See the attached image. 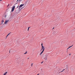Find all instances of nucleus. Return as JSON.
Returning <instances> with one entry per match:
<instances>
[{"mask_svg":"<svg viewBox=\"0 0 75 75\" xmlns=\"http://www.w3.org/2000/svg\"><path fill=\"white\" fill-rule=\"evenodd\" d=\"M48 57V55L47 54H46L44 56V59H45V60H47V57Z\"/></svg>","mask_w":75,"mask_h":75,"instance_id":"obj_1","label":"nucleus"},{"mask_svg":"<svg viewBox=\"0 0 75 75\" xmlns=\"http://www.w3.org/2000/svg\"><path fill=\"white\" fill-rule=\"evenodd\" d=\"M24 4H21V5L19 7V10H21V8H21V7H23V6H24Z\"/></svg>","mask_w":75,"mask_h":75,"instance_id":"obj_2","label":"nucleus"},{"mask_svg":"<svg viewBox=\"0 0 75 75\" xmlns=\"http://www.w3.org/2000/svg\"><path fill=\"white\" fill-rule=\"evenodd\" d=\"M2 19H3L2 21H1V24H3V22H4V19H5V17L4 16H3L2 17Z\"/></svg>","mask_w":75,"mask_h":75,"instance_id":"obj_3","label":"nucleus"},{"mask_svg":"<svg viewBox=\"0 0 75 75\" xmlns=\"http://www.w3.org/2000/svg\"><path fill=\"white\" fill-rule=\"evenodd\" d=\"M15 9V6H14L12 8L11 12H13Z\"/></svg>","mask_w":75,"mask_h":75,"instance_id":"obj_4","label":"nucleus"},{"mask_svg":"<svg viewBox=\"0 0 75 75\" xmlns=\"http://www.w3.org/2000/svg\"><path fill=\"white\" fill-rule=\"evenodd\" d=\"M42 51H44V50H45V48L44 47V46H42V49H41L40 51H42Z\"/></svg>","mask_w":75,"mask_h":75,"instance_id":"obj_5","label":"nucleus"},{"mask_svg":"<svg viewBox=\"0 0 75 75\" xmlns=\"http://www.w3.org/2000/svg\"><path fill=\"white\" fill-rule=\"evenodd\" d=\"M8 21H9V20H8L7 21H5V23H4V24H7V23H8Z\"/></svg>","mask_w":75,"mask_h":75,"instance_id":"obj_6","label":"nucleus"},{"mask_svg":"<svg viewBox=\"0 0 75 75\" xmlns=\"http://www.w3.org/2000/svg\"><path fill=\"white\" fill-rule=\"evenodd\" d=\"M44 51V50H42V51L41 52V53H40V55H41V54L43 53V52Z\"/></svg>","mask_w":75,"mask_h":75,"instance_id":"obj_7","label":"nucleus"},{"mask_svg":"<svg viewBox=\"0 0 75 75\" xmlns=\"http://www.w3.org/2000/svg\"><path fill=\"white\" fill-rule=\"evenodd\" d=\"M73 46V45H72V46H69V48H68L67 50H68V49H69V48H71V47H72Z\"/></svg>","mask_w":75,"mask_h":75,"instance_id":"obj_8","label":"nucleus"},{"mask_svg":"<svg viewBox=\"0 0 75 75\" xmlns=\"http://www.w3.org/2000/svg\"><path fill=\"white\" fill-rule=\"evenodd\" d=\"M7 74V72H6L3 75H6V74Z\"/></svg>","mask_w":75,"mask_h":75,"instance_id":"obj_9","label":"nucleus"},{"mask_svg":"<svg viewBox=\"0 0 75 75\" xmlns=\"http://www.w3.org/2000/svg\"><path fill=\"white\" fill-rule=\"evenodd\" d=\"M10 33H8V35H7L6 36V37H7V36L9 35H10Z\"/></svg>","mask_w":75,"mask_h":75,"instance_id":"obj_10","label":"nucleus"},{"mask_svg":"<svg viewBox=\"0 0 75 75\" xmlns=\"http://www.w3.org/2000/svg\"><path fill=\"white\" fill-rule=\"evenodd\" d=\"M30 28V27H28V31H29V28Z\"/></svg>","mask_w":75,"mask_h":75,"instance_id":"obj_11","label":"nucleus"},{"mask_svg":"<svg viewBox=\"0 0 75 75\" xmlns=\"http://www.w3.org/2000/svg\"><path fill=\"white\" fill-rule=\"evenodd\" d=\"M64 70H65V69H64L62 71H60L59 72V73H60V72H63V71H64Z\"/></svg>","mask_w":75,"mask_h":75,"instance_id":"obj_12","label":"nucleus"},{"mask_svg":"<svg viewBox=\"0 0 75 75\" xmlns=\"http://www.w3.org/2000/svg\"><path fill=\"white\" fill-rule=\"evenodd\" d=\"M27 53V52H26L25 53H24V54H26Z\"/></svg>","mask_w":75,"mask_h":75,"instance_id":"obj_13","label":"nucleus"},{"mask_svg":"<svg viewBox=\"0 0 75 75\" xmlns=\"http://www.w3.org/2000/svg\"><path fill=\"white\" fill-rule=\"evenodd\" d=\"M41 45L42 47V46H43V45H43V44L42 43Z\"/></svg>","mask_w":75,"mask_h":75,"instance_id":"obj_14","label":"nucleus"},{"mask_svg":"<svg viewBox=\"0 0 75 75\" xmlns=\"http://www.w3.org/2000/svg\"><path fill=\"white\" fill-rule=\"evenodd\" d=\"M33 63L31 64V67H33Z\"/></svg>","mask_w":75,"mask_h":75,"instance_id":"obj_15","label":"nucleus"},{"mask_svg":"<svg viewBox=\"0 0 75 75\" xmlns=\"http://www.w3.org/2000/svg\"><path fill=\"white\" fill-rule=\"evenodd\" d=\"M44 62V61H42L41 62V64H42Z\"/></svg>","mask_w":75,"mask_h":75,"instance_id":"obj_16","label":"nucleus"},{"mask_svg":"<svg viewBox=\"0 0 75 75\" xmlns=\"http://www.w3.org/2000/svg\"><path fill=\"white\" fill-rule=\"evenodd\" d=\"M22 1V0H19V1Z\"/></svg>","mask_w":75,"mask_h":75,"instance_id":"obj_17","label":"nucleus"},{"mask_svg":"<svg viewBox=\"0 0 75 75\" xmlns=\"http://www.w3.org/2000/svg\"><path fill=\"white\" fill-rule=\"evenodd\" d=\"M18 7H19V6H17V8H18Z\"/></svg>","mask_w":75,"mask_h":75,"instance_id":"obj_18","label":"nucleus"},{"mask_svg":"<svg viewBox=\"0 0 75 75\" xmlns=\"http://www.w3.org/2000/svg\"><path fill=\"white\" fill-rule=\"evenodd\" d=\"M6 16H7V15H6L5 16V18H6Z\"/></svg>","mask_w":75,"mask_h":75,"instance_id":"obj_19","label":"nucleus"},{"mask_svg":"<svg viewBox=\"0 0 75 75\" xmlns=\"http://www.w3.org/2000/svg\"><path fill=\"white\" fill-rule=\"evenodd\" d=\"M9 5H10V4H8V6H7V7H8V6H9Z\"/></svg>","mask_w":75,"mask_h":75,"instance_id":"obj_20","label":"nucleus"},{"mask_svg":"<svg viewBox=\"0 0 75 75\" xmlns=\"http://www.w3.org/2000/svg\"><path fill=\"white\" fill-rule=\"evenodd\" d=\"M19 0H18L17 1H16V2H17V1H18Z\"/></svg>","mask_w":75,"mask_h":75,"instance_id":"obj_21","label":"nucleus"},{"mask_svg":"<svg viewBox=\"0 0 75 75\" xmlns=\"http://www.w3.org/2000/svg\"><path fill=\"white\" fill-rule=\"evenodd\" d=\"M17 3H18V2H17V3H16L15 4H17Z\"/></svg>","mask_w":75,"mask_h":75,"instance_id":"obj_22","label":"nucleus"},{"mask_svg":"<svg viewBox=\"0 0 75 75\" xmlns=\"http://www.w3.org/2000/svg\"><path fill=\"white\" fill-rule=\"evenodd\" d=\"M40 74H38L37 75H39Z\"/></svg>","mask_w":75,"mask_h":75,"instance_id":"obj_23","label":"nucleus"},{"mask_svg":"<svg viewBox=\"0 0 75 75\" xmlns=\"http://www.w3.org/2000/svg\"><path fill=\"white\" fill-rule=\"evenodd\" d=\"M69 55H71V54H69Z\"/></svg>","mask_w":75,"mask_h":75,"instance_id":"obj_24","label":"nucleus"},{"mask_svg":"<svg viewBox=\"0 0 75 75\" xmlns=\"http://www.w3.org/2000/svg\"><path fill=\"white\" fill-rule=\"evenodd\" d=\"M9 53H10V50L9 51Z\"/></svg>","mask_w":75,"mask_h":75,"instance_id":"obj_25","label":"nucleus"},{"mask_svg":"<svg viewBox=\"0 0 75 75\" xmlns=\"http://www.w3.org/2000/svg\"><path fill=\"white\" fill-rule=\"evenodd\" d=\"M54 27L53 28V29H54Z\"/></svg>","mask_w":75,"mask_h":75,"instance_id":"obj_26","label":"nucleus"},{"mask_svg":"<svg viewBox=\"0 0 75 75\" xmlns=\"http://www.w3.org/2000/svg\"><path fill=\"white\" fill-rule=\"evenodd\" d=\"M0 1H2V0H0Z\"/></svg>","mask_w":75,"mask_h":75,"instance_id":"obj_27","label":"nucleus"},{"mask_svg":"<svg viewBox=\"0 0 75 75\" xmlns=\"http://www.w3.org/2000/svg\"><path fill=\"white\" fill-rule=\"evenodd\" d=\"M28 59H29V58H28Z\"/></svg>","mask_w":75,"mask_h":75,"instance_id":"obj_28","label":"nucleus"},{"mask_svg":"<svg viewBox=\"0 0 75 75\" xmlns=\"http://www.w3.org/2000/svg\"><path fill=\"white\" fill-rule=\"evenodd\" d=\"M67 52H68V50L67 51Z\"/></svg>","mask_w":75,"mask_h":75,"instance_id":"obj_29","label":"nucleus"}]
</instances>
